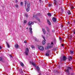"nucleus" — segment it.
I'll list each match as a JSON object with an SVG mask.
<instances>
[{
	"label": "nucleus",
	"instance_id": "nucleus-29",
	"mask_svg": "<svg viewBox=\"0 0 75 75\" xmlns=\"http://www.w3.org/2000/svg\"><path fill=\"white\" fill-rule=\"evenodd\" d=\"M59 40H60V41H62V40H63L61 38V37L59 38Z\"/></svg>",
	"mask_w": 75,
	"mask_h": 75
},
{
	"label": "nucleus",
	"instance_id": "nucleus-35",
	"mask_svg": "<svg viewBox=\"0 0 75 75\" xmlns=\"http://www.w3.org/2000/svg\"><path fill=\"white\" fill-rule=\"evenodd\" d=\"M31 48H34V46L33 45H32L31 46Z\"/></svg>",
	"mask_w": 75,
	"mask_h": 75
},
{
	"label": "nucleus",
	"instance_id": "nucleus-45",
	"mask_svg": "<svg viewBox=\"0 0 75 75\" xmlns=\"http://www.w3.org/2000/svg\"><path fill=\"white\" fill-rule=\"evenodd\" d=\"M39 1L40 2H41V0H39Z\"/></svg>",
	"mask_w": 75,
	"mask_h": 75
},
{
	"label": "nucleus",
	"instance_id": "nucleus-11",
	"mask_svg": "<svg viewBox=\"0 0 75 75\" xmlns=\"http://www.w3.org/2000/svg\"><path fill=\"white\" fill-rule=\"evenodd\" d=\"M36 69L38 70V72H38V71H40V67H39L38 66H37L36 67Z\"/></svg>",
	"mask_w": 75,
	"mask_h": 75
},
{
	"label": "nucleus",
	"instance_id": "nucleus-23",
	"mask_svg": "<svg viewBox=\"0 0 75 75\" xmlns=\"http://www.w3.org/2000/svg\"><path fill=\"white\" fill-rule=\"evenodd\" d=\"M70 54H72V53H74V51H73L70 50Z\"/></svg>",
	"mask_w": 75,
	"mask_h": 75
},
{
	"label": "nucleus",
	"instance_id": "nucleus-21",
	"mask_svg": "<svg viewBox=\"0 0 75 75\" xmlns=\"http://www.w3.org/2000/svg\"><path fill=\"white\" fill-rule=\"evenodd\" d=\"M6 44L8 48H10V45L7 42H6Z\"/></svg>",
	"mask_w": 75,
	"mask_h": 75
},
{
	"label": "nucleus",
	"instance_id": "nucleus-39",
	"mask_svg": "<svg viewBox=\"0 0 75 75\" xmlns=\"http://www.w3.org/2000/svg\"><path fill=\"white\" fill-rule=\"evenodd\" d=\"M74 8V6H72V7H71V9H73V8Z\"/></svg>",
	"mask_w": 75,
	"mask_h": 75
},
{
	"label": "nucleus",
	"instance_id": "nucleus-42",
	"mask_svg": "<svg viewBox=\"0 0 75 75\" xmlns=\"http://www.w3.org/2000/svg\"><path fill=\"white\" fill-rule=\"evenodd\" d=\"M67 24H70V23H69V22H68L67 23Z\"/></svg>",
	"mask_w": 75,
	"mask_h": 75
},
{
	"label": "nucleus",
	"instance_id": "nucleus-36",
	"mask_svg": "<svg viewBox=\"0 0 75 75\" xmlns=\"http://www.w3.org/2000/svg\"><path fill=\"white\" fill-rule=\"evenodd\" d=\"M19 71H21V72H23V71H22V69H21L19 70Z\"/></svg>",
	"mask_w": 75,
	"mask_h": 75
},
{
	"label": "nucleus",
	"instance_id": "nucleus-44",
	"mask_svg": "<svg viewBox=\"0 0 75 75\" xmlns=\"http://www.w3.org/2000/svg\"><path fill=\"white\" fill-rule=\"evenodd\" d=\"M62 47H63V46H64V44H62Z\"/></svg>",
	"mask_w": 75,
	"mask_h": 75
},
{
	"label": "nucleus",
	"instance_id": "nucleus-14",
	"mask_svg": "<svg viewBox=\"0 0 75 75\" xmlns=\"http://www.w3.org/2000/svg\"><path fill=\"white\" fill-rule=\"evenodd\" d=\"M42 31H43L44 34H45V33H46L45 30V29L44 28H42Z\"/></svg>",
	"mask_w": 75,
	"mask_h": 75
},
{
	"label": "nucleus",
	"instance_id": "nucleus-10",
	"mask_svg": "<svg viewBox=\"0 0 75 75\" xmlns=\"http://www.w3.org/2000/svg\"><path fill=\"white\" fill-rule=\"evenodd\" d=\"M52 20L54 22H56V21H57V19L55 18H53Z\"/></svg>",
	"mask_w": 75,
	"mask_h": 75
},
{
	"label": "nucleus",
	"instance_id": "nucleus-33",
	"mask_svg": "<svg viewBox=\"0 0 75 75\" xmlns=\"http://www.w3.org/2000/svg\"><path fill=\"white\" fill-rule=\"evenodd\" d=\"M18 2V1L17 0H15V3H17Z\"/></svg>",
	"mask_w": 75,
	"mask_h": 75
},
{
	"label": "nucleus",
	"instance_id": "nucleus-47",
	"mask_svg": "<svg viewBox=\"0 0 75 75\" xmlns=\"http://www.w3.org/2000/svg\"><path fill=\"white\" fill-rule=\"evenodd\" d=\"M74 23H75V21H74Z\"/></svg>",
	"mask_w": 75,
	"mask_h": 75
},
{
	"label": "nucleus",
	"instance_id": "nucleus-28",
	"mask_svg": "<svg viewBox=\"0 0 75 75\" xmlns=\"http://www.w3.org/2000/svg\"><path fill=\"white\" fill-rule=\"evenodd\" d=\"M36 19L37 20H38V21H40V19L38 18H36Z\"/></svg>",
	"mask_w": 75,
	"mask_h": 75
},
{
	"label": "nucleus",
	"instance_id": "nucleus-49",
	"mask_svg": "<svg viewBox=\"0 0 75 75\" xmlns=\"http://www.w3.org/2000/svg\"><path fill=\"white\" fill-rule=\"evenodd\" d=\"M62 27H63V26H62Z\"/></svg>",
	"mask_w": 75,
	"mask_h": 75
},
{
	"label": "nucleus",
	"instance_id": "nucleus-5",
	"mask_svg": "<svg viewBox=\"0 0 75 75\" xmlns=\"http://www.w3.org/2000/svg\"><path fill=\"white\" fill-rule=\"evenodd\" d=\"M54 4L57 6H58V4H59L58 2L55 0H54Z\"/></svg>",
	"mask_w": 75,
	"mask_h": 75
},
{
	"label": "nucleus",
	"instance_id": "nucleus-2",
	"mask_svg": "<svg viewBox=\"0 0 75 75\" xmlns=\"http://www.w3.org/2000/svg\"><path fill=\"white\" fill-rule=\"evenodd\" d=\"M27 7L28 8L26 9V11L27 12H28L29 11V10H30V3H27Z\"/></svg>",
	"mask_w": 75,
	"mask_h": 75
},
{
	"label": "nucleus",
	"instance_id": "nucleus-32",
	"mask_svg": "<svg viewBox=\"0 0 75 75\" xmlns=\"http://www.w3.org/2000/svg\"><path fill=\"white\" fill-rule=\"evenodd\" d=\"M24 23H27V21H24Z\"/></svg>",
	"mask_w": 75,
	"mask_h": 75
},
{
	"label": "nucleus",
	"instance_id": "nucleus-41",
	"mask_svg": "<svg viewBox=\"0 0 75 75\" xmlns=\"http://www.w3.org/2000/svg\"><path fill=\"white\" fill-rule=\"evenodd\" d=\"M1 48H2V47H1V46H0V50H1Z\"/></svg>",
	"mask_w": 75,
	"mask_h": 75
},
{
	"label": "nucleus",
	"instance_id": "nucleus-38",
	"mask_svg": "<svg viewBox=\"0 0 75 75\" xmlns=\"http://www.w3.org/2000/svg\"><path fill=\"white\" fill-rule=\"evenodd\" d=\"M24 43H27V42L26 41V40H25L24 41Z\"/></svg>",
	"mask_w": 75,
	"mask_h": 75
},
{
	"label": "nucleus",
	"instance_id": "nucleus-34",
	"mask_svg": "<svg viewBox=\"0 0 75 75\" xmlns=\"http://www.w3.org/2000/svg\"><path fill=\"white\" fill-rule=\"evenodd\" d=\"M26 4H27V1H25V4L26 5Z\"/></svg>",
	"mask_w": 75,
	"mask_h": 75
},
{
	"label": "nucleus",
	"instance_id": "nucleus-7",
	"mask_svg": "<svg viewBox=\"0 0 75 75\" xmlns=\"http://www.w3.org/2000/svg\"><path fill=\"white\" fill-rule=\"evenodd\" d=\"M69 70L72 71V69L70 67H68L67 69H66V71L67 72H69Z\"/></svg>",
	"mask_w": 75,
	"mask_h": 75
},
{
	"label": "nucleus",
	"instance_id": "nucleus-20",
	"mask_svg": "<svg viewBox=\"0 0 75 75\" xmlns=\"http://www.w3.org/2000/svg\"><path fill=\"white\" fill-rule=\"evenodd\" d=\"M20 5L21 6H23V2H21Z\"/></svg>",
	"mask_w": 75,
	"mask_h": 75
},
{
	"label": "nucleus",
	"instance_id": "nucleus-40",
	"mask_svg": "<svg viewBox=\"0 0 75 75\" xmlns=\"http://www.w3.org/2000/svg\"><path fill=\"white\" fill-rule=\"evenodd\" d=\"M33 17H35V18H36L35 17H36V16H35V15H34L33 16Z\"/></svg>",
	"mask_w": 75,
	"mask_h": 75
},
{
	"label": "nucleus",
	"instance_id": "nucleus-3",
	"mask_svg": "<svg viewBox=\"0 0 75 75\" xmlns=\"http://www.w3.org/2000/svg\"><path fill=\"white\" fill-rule=\"evenodd\" d=\"M38 48L41 51H44V47L43 46H41L38 45Z\"/></svg>",
	"mask_w": 75,
	"mask_h": 75
},
{
	"label": "nucleus",
	"instance_id": "nucleus-8",
	"mask_svg": "<svg viewBox=\"0 0 75 75\" xmlns=\"http://www.w3.org/2000/svg\"><path fill=\"white\" fill-rule=\"evenodd\" d=\"M42 38H43V39H44V40L42 41V44L43 45H45V38L44 37V36L43 35L42 36Z\"/></svg>",
	"mask_w": 75,
	"mask_h": 75
},
{
	"label": "nucleus",
	"instance_id": "nucleus-31",
	"mask_svg": "<svg viewBox=\"0 0 75 75\" xmlns=\"http://www.w3.org/2000/svg\"><path fill=\"white\" fill-rule=\"evenodd\" d=\"M15 6L16 7V8H17V7H18V5L17 4H16V5Z\"/></svg>",
	"mask_w": 75,
	"mask_h": 75
},
{
	"label": "nucleus",
	"instance_id": "nucleus-37",
	"mask_svg": "<svg viewBox=\"0 0 75 75\" xmlns=\"http://www.w3.org/2000/svg\"><path fill=\"white\" fill-rule=\"evenodd\" d=\"M73 33L75 35V30L74 31Z\"/></svg>",
	"mask_w": 75,
	"mask_h": 75
},
{
	"label": "nucleus",
	"instance_id": "nucleus-13",
	"mask_svg": "<svg viewBox=\"0 0 75 75\" xmlns=\"http://www.w3.org/2000/svg\"><path fill=\"white\" fill-rule=\"evenodd\" d=\"M30 63L31 64H32L33 65V66H35V64L33 63V62H30Z\"/></svg>",
	"mask_w": 75,
	"mask_h": 75
},
{
	"label": "nucleus",
	"instance_id": "nucleus-18",
	"mask_svg": "<svg viewBox=\"0 0 75 75\" xmlns=\"http://www.w3.org/2000/svg\"><path fill=\"white\" fill-rule=\"evenodd\" d=\"M47 22L49 24V25H51V22H50V21L49 20H48Z\"/></svg>",
	"mask_w": 75,
	"mask_h": 75
},
{
	"label": "nucleus",
	"instance_id": "nucleus-16",
	"mask_svg": "<svg viewBox=\"0 0 75 75\" xmlns=\"http://www.w3.org/2000/svg\"><path fill=\"white\" fill-rule=\"evenodd\" d=\"M18 45L17 44H16L15 45V48H18Z\"/></svg>",
	"mask_w": 75,
	"mask_h": 75
},
{
	"label": "nucleus",
	"instance_id": "nucleus-12",
	"mask_svg": "<svg viewBox=\"0 0 75 75\" xmlns=\"http://www.w3.org/2000/svg\"><path fill=\"white\" fill-rule=\"evenodd\" d=\"M72 57L71 56H70L69 57V61H71V60H72Z\"/></svg>",
	"mask_w": 75,
	"mask_h": 75
},
{
	"label": "nucleus",
	"instance_id": "nucleus-30",
	"mask_svg": "<svg viewBox=\"0 0 75 75\" xmlns=\"http://www.w3.org/2000/svg\"><path fill=\"white\" fill-rule=\"evenodd\" d=\"M51 6H52V4H49V7H51Z\"/></svg>",
	"mask_w": 75,
	"mask_h": 75
},
{
	"label": "nucleus",
	"instance_id": "nucleus-9",
	"mask_svg": "<svg viewBox=\"0 0 75 75\" xmlns=\"http://www.w3.org/2000/svg\"><path fill=\"white\" fill-rule=\"evenodd\" d=\"M62 59L63 61H65L67 59V57L65 56H64L63 57Z\"/></svg>",
	"mask_w": 75,
	"mask_h": 75
},
{
	"label": "nucleus",
	"instance_id": "nucleus-15",
	"mask_svg": "<svg viewBox=\"0 0 75 75\" xmlns=\"http://www.w3.org/2000/svg\"><path fill=\"white\" fill-rule=\"evenodd\" d=\"M46 29H47V31H48V32H50V29H49V28H48V27H47Z\"/></svg>",
	"mask_w": 75,
	"mask_h": 75
},
{
	"label": "nucleus",
	"instance_id": "nucleus-6",
	"mask_svg": "<svg viewBox=\"0 0 75 75\" xmlns=\"http://www.w3.org/2000/svg\"><path fill=\"white\" fill-rule=\"evenodd\" d=\"M53 44H54L52 42L51 44H49V45L47 46V48H50L52 47L53 46Z\"/></svg>",
	"mask_w": 75,
	"mask_h": 75
},
{
	"label": "nucleus",
	"instance_id": "nucleus-46",
	"mask_svg": "<svg viewBox=\"0 0 75 75\" xmlns=\"http://www.w3.org/2000/svg\"><path fill=\"white\" fill-rule=\"evenodd\" d=\"M39 75H41V73H39Z\"/></svg>",
	"mask_w": 75,
	"mask_h": 75
},
{
	"label": "nucleus",
	"instance_id": "nucleus-1",
	"mask_svg": "<svg viewBox=\"0 0 75 75\" xmlns=\"http://www.w3.org/2000/svg\"><path fill=\"white\" fill-rule=\"evenodd\" d=\"M34 24V22H32V21H29V22H28V25L29 26H30V28H29V30L30 31V33L31 34H32V33H33V31H32V28H31L32 27L31 24L33 25Z\"/></svg>",
	"mask_w": 75,
	"mask_h": 75
},
{
	"label": "nucleus",
	"instance_id": "nucleus-22",
	"mask_svg": "<svg viewBox=\"0 0 75 75\" xmlns=\"http://www.w3.org/2000/svg\"><path fill=\"white\" fill-rule=\"evenodd\" d=\"M49 55H50V54L48 53H46L45 54V56H47V57H48V56H49Z\"/></svg>",
	"mask_w": 75,
	"mask_h": 75
},
{
	"label": "nucleus",
	"instance_id": "nucleus-19",
	"mask_svg": "<svg viewBox=\"0 0 75 75\" xmlns=\"http://www.w3.org/2000/svg\"><path fill=\"white\" fill-rule=\"evenodd\" d=\"M20 64L22 67H24V64H23V63L22 62L20 63Z\"/></svg>",
	"mask_w": 75,
	"mask_h": 75
},
{
	"label": "nucleus",
	"instance_id": "nucleus-43",
	"mask_svg": "<svg viewBox=\"0 0 75 75\" xmlns=\"http://www.w3.org/2000/svg\"><path fill=\"white\" fill-rule=\"evenodd\" d=\"M26 30H28V28H26Z\"/></svg>",
	"mask_w": 75,
	"mask_h": 75
},
{
	"label": "nucleus",
	"instance_id": "nucleus-17",
	"mask_svg": "<svg viewBox=\"0 0 75 75\" xmlns=\"http://www.w3.org/2000/svg\"><path fill=\"white\" fill-rule=\"evenodd\" d=\"M67 13H68V14L70 15L71 14V11H70L68 10L67 11Z\"/></svg>",
	"mask_w": 75,
	"mask_h": 75
},
{
	"label": "nucleus",
	"instance_id": "nucleus-48",
	"mask_svg": "<svg viewBox=\"0 0 75 75\" xmlns=\"http://www.w3.org/2000/svg\"><path fill=\"white\" fill-rule=\"evenodd\" d=\"M35 23H36V22H35Z\"/></svg>",
	"mask_w": 75,
	"mask_h": 75
},
{
	"label": "nucleus",
	"instance_id": "nucleus-25",
	"mask_svg": "<svg viewBox=\"0 0 75 75\" xmlns=\"http://www.w3.org/2000/svg\"><path fill=\"white\" fill-rule=\"evenodd\" d=\"M25 16L26 17H28V14H25Z\"/></svg>",
	"mask_w": 75,
	"mask_h": 75
},
{
	"label": "nucleus",
	"instance_id": "nucleus-26",
	"mask_svg": "<svg viewBox=\"0 0 75 75\" xmlns=\"http://www.w3.org/2000/svg\"><path fill=\"white\" fill-rule=\"evenodd\" d=\"M47 34L49 35H50V32H48V33H47Z\"/></svg>",
	"mask_w": 75,
	"mask_h": 75
},
{
	"label": "nucleus",
	"instance_id": "nucleus-24",
	"mask_svg": "<svg viewBox=\"0 0 75 75\" xmlns=\"http://www.w3.org/2000/svg\"><path fill=\"white\" fill-rule=\"evenodd\" d=\"M47 14L49 16H51V14L50 13H48Z\"/></svg>",
	"mask_w": 75,
	"mask_h": 75
},
{
	"label": "nucleus",
	"instance_id": "nucleus-27",
	"mask_svg": "<svg viewBox=\"0 0 75 75\" xmlns=\"http://www.w3.org/2000/svg\"><path fill=\"white\" fill-rule=\"evenodd\" d=\"M3 59V58H2V57H0V61H2V59Z\"/></svg>",
	"mask_w": 75,
	"mask_h": 75
},
{
	"label": "nucleus",
	"instance_id": "nucleus-4",
	"mask_svg": "<svg viewBox=\"0 0 75 75\" xmlns=\"http://www.w3.org/2000/svg\"><path fill=\"white\" fill-rule=\"evenodd\" d=\"M29 52V50H28V48H26L25 50V53L26 55H28V52Z\"/></svg>",
	"mask_w": 75,
	"mask_h": 75
}]
</instances>
